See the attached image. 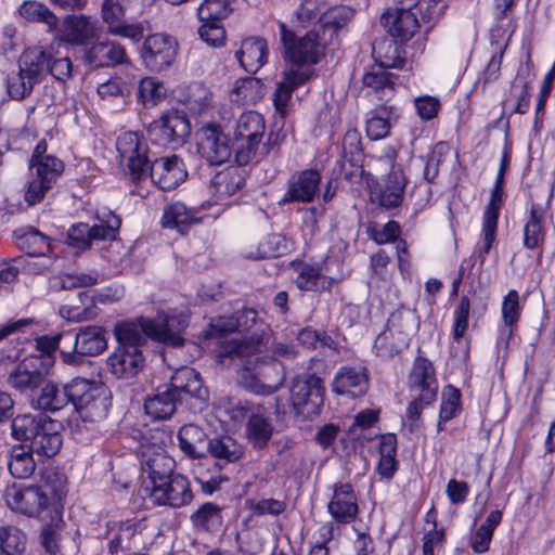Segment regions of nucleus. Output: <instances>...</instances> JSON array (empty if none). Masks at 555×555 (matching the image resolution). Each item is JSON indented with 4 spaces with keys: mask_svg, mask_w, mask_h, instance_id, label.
Returning a JSON list of instances; mask_svg holds the SVG:
<instances>
[{
    "mask_svg": "<svg viewBox=\"0 0 555 555\" xmlns=\"http://www.w3.org/2000/svg\"><path fill=\"white\" fill-rule=\"evenodd\" d=\"M268 349V339L261 335H251L242 340H229L222 346L221 357H229L237 366V383L245 390L270 396L276 392L285 382L284 365L274 359L260 357Z\"/></svg>",
    "mask_w": 555,
    "mask_h": 555,
    "instance_id": "f257e3e1",
    "label": "nucleus"
},
{
    "mask_svg": "<svg viewBox=\"0 0 555 555\" xmlns=\"http://www.w3.org/2000/svg\"><path fill=\"white\" fill-rule=\"evenodd\" d=\"M141 440H143L141 438ZM175 461L160 447L145 449L141 441V498L158 506L165 500L173 475Z\"/></svg>",
    "mask_w": 555,
    "mask_h": 555,
    "instance_id": "f03ea898",
    "label": "nucleus"
},
{
    "mask_svg": "<svg viewBox=\"0 0 555 555\" xmlns=\"http://www.w3.org/2000/svg\"><path fill=\"white\" fill-rule=\"evenodd\" d=\"M46 143H38L29 159V180L24 195L29 206L39 204L53 189L64 171V164L52 155H47Z\"/></svg>",
    "mask_w": 555,
    "mask_h": 555,
    "instance_id": "7ed1b4c3",
    "label": "nucleus"
},
{
    "mask_svg": "<svg viewBox=\"0 0 555 555\" xmlns=\"http://www.w3.org/2000/svg\"><path fill=\"white\" fill-rule=\"evenodd\" d=\"M69 392L72 404L83 422L94 423L107 416L112 395L104 384L76 377Z\"/></svg>",
    "mask_w": 555,
    "mask_h": 555,
    "instance_id": "20e7f679",
    "label": "nucleus"
},
{
    "mask_svg": "<svg viewBox=\"0 0 555 555\" xmlns=\"http://www.w3.org/2000/svg\"><path fill=\"white\" fill-rule=\"evenodd\" d=\"M46 67L41 48L26 49L18 57L17 70H12L7 77L9 96L16 101L29 96L35 86L43 81Z\"/></svg>",
    "mask_w": 555,
    "mask_h": 555,
    "instance_id": "39448f33",
    "label": "nucleus"
},
{
    "mask_svg": "<svg viewBox=\"0 0 555 555\" xmlns=\"http://www.w3.org/2000/svg\"><path fill=\"white\" fill-rule=\"evenodd\" d=\"M281 43L284 48V59L292 63L294 69H304V65L319 63L324 55L325 41L315 30L308 31L302 38L280 23ZM308 67H305L307 69Z\"/></svg>",
    "mask_w": 555,
    "mask_h": 555,
    "instance_id": "423d86ee",
    "label": "nucleus"
},
{
    "mask_svg": "<svg viewBox=\"0 0 555 555\" xmlns=\"http://www.w3.org/2000/svg\"><path fill=\"white\" fill-rule=\"evenodd\" d=\"M323 397V382L315 374H301L292 379L289 401L295 414L302 420H310L320 414Z\"/></svg>",
    "mask_w": 555,
    "mask_h": 555,
    "instance_id": "0eeeda50",
    "label": "nucleus"
},
{
    "mask_svg": "<svg viewBox=\"0 0 555 555\" xmlns=\"http://www.w3.org/2000/svg\"><path fill=\"white\" fill-rule=\"evenodd\" d=\"M189 325L185 314L176 310L158 311L152 319L141 317V333L154 341L169 347H182V333Z\"/></svg>",
    "mask_w": 555,
    "mask_h": 555,
    "instance_id": "6e6552de",
    "label": "nucleus"
},
{
    "mask_svg": "<svg viewBox=\"0 0 555 555\" xmlns=\"http://www.w3.org/2000/svg\"><path fill=\"white\" fill-rule=\"evenodd\" d=\"M67 340L73 350L62 349L60 354L65 364L78 366L82 364L83 357H94L107 348L105 330L98 325H87L78 328L76 333L68 332Z\"/></svg>",
    "mask_w": 555,
    "mask_h": 555,
    "instance_id": "1a4fd4ad",
    "label": "nucleus"
},
{
    "mask_svg": "<svg viewBox=\"0 0 555 555\" xmlns=\"http://www.w3.org/2000/svg\"><path fill=\"white\" fill-rule=\"evenodd\" d=\"M186 176L184 163L177 155L152 160L146 154H141V181L150 177L160 190L170 191L180 185Z\"/></svg>",
    "mask_w": 555,
    "mask_h": 555,
    "instance_id": "9d476101",
    "label": "nucleus"
},
{
    "mask_svg": "<svg viewBox=\"0 0 555 555\" xmlns=\"http://www.w3.org/2000/svg\"><path fill=\"white\" fill-rule=\"evenodd\" d=\"M105 217L98 218L99 222L91 227L82 222L73 224L67 231L66 243L77 250H86L93 242L115 240L121 221L111 211Z\"/></svg>",
    "mask_w": 555,
    "mask_h": 555,
    "instance_id": "9b49d317",
    "label": "nucleus"
},
{
    "mask_svg": "<svg viewBox=\"0 0 555 555\" xmlns=\"http://www.w3.org/2000/svg\"><path fill=\"white\" fill-rule=\"evenodd\" d=\"M191 133V124L184 112L173 109L164 114L158 120L150 124L149 138L158 145L184 144Z\"/></svg>",
    "mask_w": 555,
    "mask_h": 555,
    "instance_id": "f8f14e48",
    "label": "nucleus"
},
{
    "mask_svg": "<svg viewBox=\"0 0 555 555\" xmlns=\"http://www.w3.org/2000/svg\"><path fill=\"white\" fill-rule=\"evenodd\" d=\"M197 151L210 165L227 163L233 147L229 135L216 122H206L196 130Z\"/></svg>",
    "mask_w": 555,
    "mask_h": 555,
    "instance_id": "ddd939ff",
    "label": "nucleus"
},
{
    "mask_svg": "<svg viewBox=\"0 0 555 555\" xmlns=\"http://www.w3.org/2000/svg\"><path fill=\"white\" fill-rule=\"evenodd\" d=\"M178 50L177 40L165 34L146 36L141 44V62L146 69L158 73L172 65Z\"/></svg>",
    "mask_w": 555,
    "mask_h": 555,
    "instance_id": "4468645a",
    "label": "nucleus"
},
{
    "mask_svg": "<svg viewBox=\"0 0 555 555\" xmlns=\"http://www.w3.org/2000/svg\"><path fill=\"white\" fill-rule=\"evenodd\" d=\"M44 378L46 369L42 359L28 356L9 373L7 384L18 392L27 395L30 401L31 395L43 384Z\"/></svg>",
    "mask_w": 555,
    "mask_h": 555,
    "instance_id": "2eb2a0df",
    "label": "nucleus"
},
{
    "mask_svg": "<svg viewBox=\"0 0 555 555\" xmlns=\"http://www.w3.org/2000/svg\"><path fill=\"white\" fill-rule=\"evenodd\" d=\"M3 498L12 511L28 517L38 516L49 504L47 493L39 486L18 487L13 483L7 487Z\"/></svg>",
    "mask_w": 555,
    "mask_h": 555,
    "instance_id": "dca6fc26",
    "label": "nucleus"
},
{
    "mask_svg": "<svg viewBox=\"0 0 555 555\" xmlns=\"http://www.w3.org/2000/svg\"><path fill=\"white\" fill-rule=\"evenodd\" d=\"M327 511L336 522L343 525L350 524L358 517V498L351 483L336 482L333 486Z\"/></svg>",
    "mask_w": 555,
    "mask_h": 555,
    "instance_id": "f3484780",
    "label": "nucleus"
},
{
    "mask_svg": "<svg viewBox=\"0 0 555 555\" xmlns=\"http://www.w3.org/2000/svg\"><path fill=\"white\" fill-rule=\"evenodd\" d=\"M72 382L60 387L57 384L44 378L43 384L31 395L30 405L44 413H55L72 403Z\"/></svg>",
    "mask_w": 555,
    "mask_h": 555,
    "instance_id": "a211bd4d",
    "label": "nucleus"
},
{
    "mask_svg": "<svg viewBox=\"0 0 555 555\" xmlns=\"http://www.w3.org/2000/svg\"><path fill=\"white\" fill-rule=\"evenodd\" d=\"M321 175L318 170L306 169L291 177L287 191L280 204L310 203L319 192Z\"/></svg>",
    "mask_w": 555,
    "mask_h": 555,
    "instance_id": "6ab92c4d",
    "label": "nucleus"
},
{
    "mask_svg": "<svg viewBox=\"0 0 555 555\" xmlns=\"http://www.w3.org/2000/svg\"><path fill=\"white\" fill-rule=\"evenodd\" d=\"M409 385L411 391L421 393V400L424 402L435 401L438 383L434 365L428 359L421 356L415 358L409 375Z\"/></svg>",
    "mask_w": 555,
    "mask_h": 555,
    "instance_id": "aec40b11",
    "label": "nucleus"
},
{
    "mask_svg": "<svg viewBox=\"0 0 555 555\" xmlns=\"http://www.w3.org/2000/svg\"><path fill=\"white\" fill-rule=\"evenodd\" d=\"M179 448L192 460L205 459L209 452L211 437L197 424L189 423L178 431Z\"/></svg>",
    "mask_w": 555,
    "mask_h": 555,
    "instance_id": "412c9836",
    "label": "nucleus"
},
{
    "mask_svg": "<svg viewBox=\"0 0 555 555\" xmlns=\"http://www.w3.org/2000/svg\"><path fill=\"white\" fill-rule=\"evenodd\" d=\"M380 24L392 38L406 41L415 34L418 23L411 10L393 9L380 16Z\"/></svg>",
    "mask_w": 555,
    "mask_h": 555,
    "instance_id": "4be33fe9",
    "label": "nucleus"
},
{
    "mask_svg": "<svg viewBox=\"0 0 555 555\" xmlns=\"http://www.w3.org/2000/svg\"><path fill=\"white\" fill-rule=\"evenodd\" d=\"M369 388L367 376L362 369L344 366L333 382V390L343 396L358 398L363 396Z\"/></svg>",
    "mask_w": 555,
    "mask_h": 555,
    "instance_id": "5701e85b",
    "label": "nucleus"
},
{
    "mask_svg": "<svg viewBox=\"0 0 555 555\" xmlns=\"http://www.w3.org/2000/svg\"><path fill=\"white\" fill-rule=\"evenodd\" d=\"M313 73L314 70L311 68H291L288 72H284L282 80L278 82V87L273 96L275 109L281 115L286 114L287 103L291 100L293 91L297 87L307 82L312 77Z\"/></svg>",
    "mask_w": 555,
    "mask_h": 555,
    "instance_id": "b1692460",
    "label": "nucleus"
},
{
    "mask_svg": "<svg viewBox=\"0 0 555 555\" xmlns=\"http://www.w3.org/2000/svg\"><path fill=\"white\" fill-rule=\"evenodd\" d=\"M208 454L216 460L219 470L238 462L244 455V447L229 435L211 437Z\"/></svg>",
    "mask_w": 555,
    "mask_h": 555,
    "instance_id": "393cba45",
    "label": "nucleus"
},
{
    "mask_svg": "<svg viewBox=\"0 0 555 555\" xmlns=\"http://www.w3.org/2000/svg\"><path fill=\"white\" fill-rule=\"evenodd\" d=\"M170 385L169 390L173 391L180 401L185 396L203 400L207 393L203 387L199 374L194 369L188 366L175 372Z\"/></svg>",
    "mask_w": 555,
    "mask_h": 555,
    "instance_id": "a878e982",
    "label": "nucleus"
},
{
    "mask_svg": "<svg viewBox=\"0 0 555 555\" xmlns=\"http://www.w3.org/2000/svg\"><path fill=\"white\" fill-rule=\"evenodd\" d=\"M60 428L61 424L49 417L30 442L29 449L38 455L46 457L54 456L63 443Z\"/></svg>",
    "mask_w": 555,
    "mask_h": 555,
    "instance_id": "bb28decb",
    "label": "nucleus"
},
{
    "mask_svg": "<svg viewBox=\"0 0 555 555\" xmlns=\"http://www.w3.org/2000/svg\"><path fill=\"white\" fill-rule=\"evenodd\" d=\"M267 53L266 40L250 37L242 41L241 49L235 55L247 73L255 74L267 63Z\"/></svg>",
    "mask_w": 555,
    "mask_h": 555,
    "instance_id": "cd10ccee",
    "label": "nucleus"
},
{
    "mask_svg": "<svg viewBox=\"0 0 555 555\" xmlns=\"http://www.w3.org/2000/svg\"><path fill=\"white\" fill-rule=\"evenodd\" d=\"M125 50L113 42H98L83 51V63L92 69L121 63Z\"/></svg>",
    "mask_w": 555,
    "mask_h": 555,
    "instance_id": "c85d7f7f",
    "label": "nucleus"
},
{
    "mask_svg": "<svg viewBox=\"0 0 555 555\" xmlns=\"http://www.w3.org/2000/svg\"><path fill=\"white\" fill-rule=\"evenodd\" d=\"M273 435V425L263 413V406L258 405L251 412L246 424V436L254 449H264Z\"/></svg>",
    "mask_w": 555,
    "mask_h": 555,
    "instance_id": "c756f323",
    "label": "nucleus"
},
{
    "mask_svg": "<svg viewBox=\"0 0 555 555\" xmlns=\"http://www.w3.org/2000/svg\"><path fill=\"white\" fill-rule=\"evenodd\" d=\"M95 37V27L89 16L68 15L64 20L63 40L70 44L85 46Z\"/></svg>",
    "mask_w": 555,
    "mask_h": 555,
    "instance_id": "7c9ffc66",
    "label": "nucleus"
},
{
    "mask_svg": "<svg viewBox=\"0 0 555 555\" xmlns=\"http://www.w3.org/2000/svg\"><path fill=\"white\" fill-rule=\"evenodd\" d=\"M59 313L68 321L82 322L98 317L99 308L92 304L90 292L80 291L73 302L60 307Z\"/></svg>",
    "mask_w": 555,
    "mask_h": 555,
    "instance_id": "2f4dec72",
    "label": "nucleus"
},
{
    "mask_svg": "<svg viewBox=\"0 0 555 555\" xmlns=\"http://www.w3.org/2000/svg\"><path fill=\"white\" fill-rule=\"evenodd\" d=\"M109 372L119 379H131L139 373V352L115 349L107 359Z\"/></svg>",
    "mask_w": 555,
    "mask_h": 555,
    "instance_id": "473e14b6",
    "label": "nucleus"
},
{
    "mask_svg": "<svg viewBox=\"0 0 555 555\" xmlns=\"http://www.w3.org/2000/svg\"><path fill=\"white\" fill-rule=\"evenodd\" d=\"M298 275L296 285L305 292H323L328 291L334 284V279L322 273L320 267L309 263H301L297 268Z\"/></svg>",
    "mask_w": 555,
    "mask_h": 555,
    "instance_id": "72a5a7b5",
    "label": "nucleus"
},
{
    "mask_svg": "<svg viewBox=\"0 0 555 555\" xmlns=\"http://www.w3.org/2000/svg\"><path fill=\"white\" fill-rule=\"evenodd\" d=\"M102 16L112 34L130 37L132 39H135L139 35L138 27L121 23L124 17L121 0H105L102 5Z\"/></svg>",
    "mask_w": 555,
    "mask_h": 555,
    "instance_id": "f704fd0d",
    "label": "nucleus"
},
{
    "mask_svg": "<svg viewBox=\"0 0 555 555\" xmlns=\"http://www.w3.org/2000/svg\"><path fill=\"white\" fill-rule=\"evenodd\" d=\"M406 180L401 171H391L384 188L375 194V198L382 207L387 209L398 207L404 194Z\"/></svg>",
    "mask_w": 555,
    "mask_h": 555,
    "instance_id": "c9c22d12",
    "label": "nucleus"
},
{
    "mask_svg": "<svg viewBox=\"0 0 555 555\" xmlns=\"http://www.w3.org/2000/svg\"><path fill=\"white\" fill-rule=\"evenodd\" d=\"M17 246L29 257L51 251L49 237L35 228H22L14 231Z\"/></svg>",
    "mask_w": 555,
    "mask_h": 555,
    "instance_id": "e433bc0d",
    "label": "nucleus"
},
{
    "mask_svg": "<svg viewBox=\"0 0 555 555\" xmlns=\"http://www.w3.org/2000/svg\"><path fill=\"white\" fill-rule=\"evenodd\" d=\"M398 118L393 106L383 105L371 112L366 120V134L371 140L384 139L390 131L391 122Z\"/></svg>",
    "mask_w": 555,
    "mask_h": 555,
    "instance_id": "4c0bfd02",
    "label": "nucleus"
},
{
    "mask_svg": "<svg viewBox=\"0 0 555 555\" xmlns=\"http://www.w3.org/2000/svg\"><path fill=\"white\" fill-rule=\"evenodd\" d=\"M372 55L378 67L392 68L401 67L404 60L399 54V46L392 37L376 39L372 43Z\"/></svg>",
    "mask_w": 555,
    "mask_h": 555,
    "instance_id": "58836bf2",
    "label": "nucleus"
},
{
    "mask_svg": "<svg viewBox=\"0 0 555 555\" xmlns=\"http://www.w3.org/2000/svg\"><path fill=\"white\" fill-rule=\"evenodd\" d=\"M191 522L197 530L217 532L222 527V507L212 502L201 505L192 515Z\"/></svg>",
    "mask_w": 555,
    "mask_h": 555,
    "instance_id": "ea45409f",
    "label": "nucleus"
},
{
    "mask_svg": "<svg viewBox=\"0 0 555 555\" xmlns=\"http://www.w3.org/2000/svg\"><path fill=\"white\" fill-rule=\"evenodd\" d=\"M168 486V492L165 494L166 499L162 500L158 506L180 508L189 505L193 501V492L186 477L173 473Z\"/></svg>",
    "mask_w": 555,
    "mask_h": 555,
    "instance_id": "a19ab883",
    "label": "nucleus"
},
{
    "mask_svg": "<svg viewBox=\"0 0 555 555\" xmlns=\"http://www.w3.org/2000/svg\"><path fill=\"white\" fill-rule=\"evenodd\" d=\"M18 13L27 22L46 25L48 31L57 28L59 17L42 2L24 1L18 8Z\"/></svg>",
    "mask_w": 555,
    "mask_h": 555,
    "instance_id": "79ce46f5",
    "label": "nucleus"
},
{
    "mask_svg": "<svg viewBox=\"0 0 555 555\" xmlns=\"http://www.w3.org/2000/svg\"><path fill=\"white\" fill-rule=\"evenodd\" d=\"M117 151L127 160L130 177L135 183L139 180V132H126L116 142Z\"/></svg>",
    "mask_w": 555,
    "mask_h": 555,
    "instance_id": "37998d69",
    "label": "nucleus"
},
{
    "mask_svg": "<svg viewBox=\"0 0 555 555\" xmlns=\"http://www.w3.org/2000/svg\"><path fill=\"white\" fill-rule=\"evenodd\" d=\"M180 400L173 391L166 389L153 397H147L144 401L145 413L154 420H165L170 417Z\"/></svg>",
    "mask_w": 555,
    "mask_h": 555,
    "instance_id": "c03bdc74",
    "label": "nucleus"
},
{
    "mask_svg": "<svg viewBox=\"0 0 555 555\" xmlns=\"http://www.w3.org/2000/svg\"><path fill=\"white\" fill-rule=\"evenodd\" d=\"M47 415L22 414L11 418L12 436L16 440L33 441L38 431L48 421Z\"/></svg>",
    "mask_w": 555,
    "mask_h": 555,
    "instance_id": "a18cd8bd",
    "label": "nucleus"
},
{
    "mask_svg": "<svg viewBox=\"0 0 555 555\" xmlns=\"http://www.w3.org/2000/svg\"><path fill=\"white\" fill-rule=\"evenodd\" d=\"M341 147V171H344L346 179H350L353 175V170L347 171L346 164L348 163L351 168L359 169L362 160L361 139L357 130H349L346 132Z\"/></svg>",
    "mask_w": 555,
    "mask_h": 555,
    "instance_id": "49530a36",
    "label": "nucleus"
},
{
    "mask_svg": "<svg viewBox=\"0 0 555 555\" xmlns=\"http://www.w3.org/2000/svg\"><path fill=\"white\" fill-rule=\"evenodd\" d=\"M33 453L30 449H26L23 446L12 448L8 460V469L12 477L24 479L34 474L36 463Z\"/></svg>",
    "mask_w": 555,
    "mask_h": 555,
    "instance_id": "de8ad7c7",
    "label": "nucleus"
},
{
    "mask_svg": "<svg viewBox=\"0 0 555 555\" xmlns=\"http://www.w3.org/2000/svg\"><path fill=\"white\" fill-rule=\"evenodd\" d=\"M266 124L261 114L249 111L243 113L236 121L234 139H262Z\"/></svg>",
    "mask_w": 555,
    "mask_h": 555,
    "instance_id": "09e8293b",
    "label": "nucleus"
},
{
    "mask_svg": "<svg viewBox=\"0 0 555 555\" xmlns=\"http://www.w3.org/2000/svg\"><path fill=\"white\" fill-rule=\"evenodd\" d=\"M27 535L15 526L0 527V555H26Z\"/></svg>",
    "mask_w": 555,
    "mask_h": 555,
    "instance_id": "8fccbe9b",
    "label": "nucleus"
},
{
    "mask_svg": "<svg viewBox=\"0 0 555 555\" xmlns=\"http://www.w3.org/2000/svg\"><path fill=\"white\" fill-rule=\"evenodd\" d=\"M543 209L538 204H532L530 216L524 227V246L528 249L538 248L544 241V230L542 227Z\"/></svg>",
    "mask_w": 555,
    "mask_h": 555,
    "instance_id": "3c124183",
    "label": "nucleus"
},
{
    "mask_svg": "<svg viewBox=\"0 0 555 555\" xmlns=\"http://www.w3.org/2000/svg\"><path fill=\"white\" fill-rule=\"evenodd\" d=\"M114 336L117 340V349L139 352V318L116 322Z\"/></svg>",
    "mask_w": 555,
    "mask_h": 555,
    "instance_id": "603ef678",
    "label": "nucleus"
},
{
    "mask_svg": "<svg viewBox=\"0 0 555 555\" xmlns=\"http://www.w3.org/2000/svg\"><path fill=\"white\" fill-rule=\"evenodd\" d=\"M192 212L182 203H173L164 212L162 223L165 228L177 229L178 232L184 234L189 227L196 222Z\"/></svg>",
    "mask_w": 555,
    "mask_h": 555,
    "instance_id": "864d4df0",
    "label": "nucleus"
},
{
    "mask_svg": "<svg viewBox=\"0 0 555 555\" xmlns=\"http://www.w3.org/2000/svg\"><path fill=\"white\" fill-rule=\"evenodd\" d=\"M234 102L242 104L256 103L263 96V83L254 77L237 79L232 90Z\"/></svg>",
    "mask_w": 555,
    "mask_h": 555,
    "instance_id": "5fc2aeb1",
    "label": "nucleus"
},
{
    "mask_svg": "<svg viewBox=\"0 0 555 555\" xmlns=\"http://www.w3.org/2000/svg\"><path fill=\"white\" fill-rule=\"evenodd\" d=\"M520 317L519 295L517 291H509L502 302V318L504 327L502 328V336L508 340L513 335V326L518 322Z\"/></svg>",
    "mask_w": 555,
    "mask_h": 555,
    "instance_id": "6e6d98bb",
    "label": "nucleus"
},
{
    "mask_svg": "<svg viewBox=\"0 0 555 555\" xmlns=\"http://www.w3.org/2000/svg\"><path fill=\"white\" fill-rule=\"evenodd\" d=\"M212 184L219 196H231L244 185V179L236 168H228L214 177Z\"/></svg>",
    "mask_w": 555,
    "mask_h": 555,
    "instance_id": "4d7b16f0",
    "label": "nucleus"
},
{
    "mask_svg": "<svg viewBox=\"0 0 555 555\" xmlns=\"http://www.w3.org/2000/svg\"><path fill=\"white\" fill-rule=\"evenodd\" d=\"M392 78H395V75L387 72L386 68L373 66L363 75L362 82L366 88L387 95V93H391L393 90Z\"/></svg>",
    "mask_w": 555,
    "mask_h": 555,
    "instance_id": "13d9d810",
    "label": "nucleus"
},
{
    "mask_svg": "<svg viewBox=\"0 0 555 555\" xmlns=\"http://www.w3.org/2000/svg\"><path fill=\"white\" fill-rule=\"evenodd\" d=\"M232 11L229 0H204L198 7L197 14L203 23L221 22Z\"/></svg>",
    "mask_w": 555,
    "mask_h": 555,
    "instance_id": "bf43d9fd",
    "label": "nucleus"
},
{
    "mask_svg": "<svg viewBox=\"0 0 555 555\" xmlns=\"http://www.w3.org/2000/svg\"><path fill=\"white\" fill-rule=\"evenodd\" d=\"M43 56L47 64L44 77L50 74L60 82H66L73 78V63L69 57L53 59L52 55L44 50Z\"/></svg>",
    "mask_w": 555,
    "mask_h": 555,
    "instance_id": "052dcab7",
    "label": "nucleus"
},
{
    "mask_svg": "<svg viewBox=\"0 0 555 555\" xmlns=\"http://www.w3.org/2000/svg\"><path fill=\"white\" fill-rule=\"evenodd\" d=\"M386 327L393 337V346H391L390 350H398L400 353L409 347L411 330L405 326V320L401 314L391 315Z\"/></svg>",
    "mask_w": 555,
    "mask_h": 555,
    "instance_id": "680f3d73",
    "label": "nucleus"
},
{
    "mask_svg": "<svg viewBox=\"0 0 555 555\" xmlns=\"http://www.w3.org/2000/svg\"><path fill=\"white\" fill-rule=\"evenodd\" d=\"M235 140V149L234 157L235 162L238 166H246L249 163L257 160L258 156L260 157V147L259 143L262 139H234Z\"/></svg>",
    "mask_w": 555,
    "mask_h": 555,
    "instance_id": "e2e57ef3",
    "label": "nucleus"
},
{
    "mask_svg": "<svg viewBox=\"0 0 555 555\" xmlns=\"http://www.w3.org/2000/svg\"><path fill=\"white\" fill-rule=\"evenodd\" d=\"M297 339L302 346L311 349H317L318 347L335 348V341L326 332L318 331L310 326L300 330L297 334Z\"/></svg>",
    "mask_w": 555,
    "mask_h": 555,
    "instance_id": "0e129e2a",
    "label": "nucleus"
},
{
    "mask_svg": "<svg viewBox=\"0 0 555 555\" xmlns=\"http://www.w3.org/2000/svg\"><path fill=\"white\" fill-rule=\"evenodd\" d=\"M448 152V145L443 142L437 143L433 151L426 156L423 177L428 183H433L438 177L439 167L443 162V156Z\"/></svg>",
    "mask_w": 555,
    "mask_h": 555,
    "instance_id": "69168bd1",
    "label": "nucleus"
},
{
    "mask_svg": "<svg viewBox=\"0 0 555 555\" xmlns=\"http://www.w3.org/2000/svg\"><path fill=\"white\" fill-rule=\"evenodd\" d=\"M461 392L457 388L449 385L442 392V402L440 405L441 422H449L460 411Z\"/></svg>",
    "mask_w": 555,
    "mask_h": 555,
    "instance_id": "338daca9",
    "label": "nucleus"
},
{
    "mask_svg": "<svg viewBox=\"0 0 555 555\" xmlns=\"http://www.w3.org/2000/svg\"><path fill=\"white\" fill-rule=\"evenodd\" d=\"M165 86L151 77L141 79V102L144 105H156L166 96Z\"/></svg>",
    "mask_w": 555,
    "mask_h": 555,
    "instance_id": "774afa93",
    "label": "nucleus"
}]
</instances>
